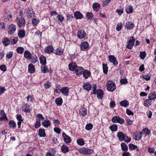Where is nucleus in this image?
I'll return each instance as SVG.
<instances>
[{"label":"nucleus","mask_w":156,"mask_h":156,"mask_svg":"<svg viewBox=\"0 0 156 156\" xmlns=\"http://www.w3.org/2000/svg\"><path fill=\"white\" fill-rule=\"evenodd\" d=\"M106 84L107 90L110 91L112 92L116 89L115 84L112 80L108 81Z\"/></svg>","instance_id":"obj_1"},{"label":"nucleus","mask_w":156,"mask_h":156,"mask_svg":"<svg viewBox=\"0 0 156 156\" xmlns=\"http://www.w3.org/2000/svg\"><path fill=\"white\" fill-rule=\"evenodd\" d=\"M16 26L14 24H11L8 26V32L9 34H12L16 31Z\"/></svg>","instance_id":"obj_2"},{"label":"nucleus","mask_w":156,"mask_h":156,"mask_svg":"<svg viewBox=\"0 0 156 156\" xmlns=\"http://www.w3.org/2000/svg\"><path fill=\"white\" fill-rule=\"evenodd\" d=\"M112 121L113 123H119L121 124H123L124 122V119L117 116L113 117L112 119Z\"/></svg>","instance_id":"obj_3"},{"label":"nucleus","mask_w":156,"mask_h":156,"mask_svg":"<svg viewBox=\"0 0 156 156\" xmlns=\"http://www.w3.org/2000/svg\"><path fill=\"white\" fill-rule=\"evenodd\" d=\"M79 152L81 154H88L93 153L94 151L92 149L83 148L79 150Z\"/></svg>","instance_id":"obj_4"},{"label":"nucleus","mask_w":156,"mask_h":156,"mask_svg":"<svg viewBox=\"0 0 156 156\" xmlns=\"http://www.w3.org/2000/svg\"><path fill=\"white\" fill-rule=\"evenodd\" d=\"M135 41V39L132 36L130 37L129 40L127 43L126 48L129 49H131L134 45Z\"/></svg>","instance_id":"obj_5"},{"label":"nucleus","mask_w":156,"mask_h":156,"mask_svg":"<svg viewBox=\"0 0 156 156\" xmlns=\"http://www.w3.org/2000/svg\"><path fill=\"white\" fill-rule=\"evenodd\" d=\"M16 19V21L18 26L21 27L25 25V20L23 17H17Z\"/></svg>","instance_id":"obj_6"},{"label":"nucleus","mask_w":156,"mask_h":156,"mask_svg":"<svg viewBox=\"0 0 156 156\" xmlns=\"http://www.w3.org/2000/svg\"><path fill=\"white\" fill-rule=\"evenodd\" d=\"M86 36L85 32L83 30H78L77 33V36L80 39L84 38Z\"/></svg>","instance_id":"obj_7"},{"label":"nucleus","mask_w":156,"mask_h":156,"mask_svg":"<svg viewBox=\"0 0 156 156\" xmlns=\"http://www.w3.org/2000/svg\"><path fill=\"white\" fill-rule=\"evenodd\" d=\"M81 50L83 51H86L89 48V45L87 42L84 41L80 45Z\"/></svg>","instance_id":"obj_8"},{"label":"nucleus","mask_w":156,"mask_h":156,"mask_svg":"<svg viewBox=\"0 0 156 156\" xmlns=\"http://www.w3.org/2000/svg\"><path fill=\"white\" fill-rule=\"evenodd\" d=\"M26 10V15L28 18H31L34 16V12L32 9L29 8Z\"/></svg>","instance_id":"obj_9"},{"label":"nucleus","mask_w":156,"mask_h":156,"mask_svg":"<svg viewBox=\"0 0 156 156\" xmlns=\"http://www.w3.org/2000/svg\"><path fill=\"white\" fill-rule=\"evenodd\" d=\"M108 60L111 63H112L114 66H116L118 64L116 58L114 55H109L108 56Z\"/></svg>","instance_id":"obj_10"},{"label":"nucleus","mask_w":156,"mask_h":156,"mask_svg":"<svg viewBox=\"0 0 156 156\" xmlns=\"http://www.w3.org/2000/svg\"><path fill=\"white\" fill-rule=\"evenodd\" d=\"M60 91L64 95L66 96H67L68 95L69 89L68 87H62L61 89H60Z\"/></svg>","instance_id":"obj_11"},{"label":"nucleus","mask_w":156,"mask_h":156,"mask_svg":"<svg viewBox=\"0 0 156 156\" xmlns=\"http://www.w3.org/2000/svg\"><path fill=\"white\" fill-rule=\"evenodd\" d=\"M78 66L76 63L71 62L69 65V69L70 71H74L75 70Z\"/></svg>","instance_id":"obj_12"},{"label":"nucleus","mask_w":156,"mask_h":156,"mask_svg":"<svg viewBox=\"0 0 156 156\" xmlns=\"http://www.w3.org/2000/svg\"><path fill=\"white\" fill-rule=\"evenodd\" d=\"M62 135L65 143L69 144L71 142V139L70 137L67 135L64 132L62 133Z\"/></svg>","instance_id":"obj_13"},{"label":"nucleus","mask_w":156,"mask_h":156,"mask_svg":"<svg viewBox=\"0 0 156 156\" xmlns=\"http://www.w3.org/2000/svg\"><path fill=\"white\" fill-rule=\"evenodd\" d=\"M22 110L26 113H29L30 111V106L27 104H24L22 106Z\"/></svg>","instance_id":"obj_14"},{"label":"nucleus","mask_w":156,"mask_h":156,"mask_svg":"<svg viewBox=\"0 0 156 156\" xmlns=\"http://www.w3.org/2000/svg\"><path fill=\"white\" fill-rule=\"evenodd\" d=\"M75 70V73L76 75H80L82 74L84 71V69L81 67L78 66Z\"/></svg>","instance_id":"obj_15"},{"label":"nucleus","mask_w":156,"mask_h":156,"mask_svg":"<svg viewBox=\"0 0 156 156\" xmlns=\"http://www.w3.org/2000/svg\"><path fill=\"white\" fill-rule=\"evenodd\" d=\"M91 86L89 82H87L84 83L83 88L87 91H89L91 89Z\"/></svg>","instance_id":"obj_16"},{"label":"nucleus","mask_w":156,"mask_h":156,"mask_svg":"<svg viewBox=\"0 0 156 156\" xmlns=\"http://www.w3.org/2000/svg\"><path fill=\"white\" fill-rule=\"evenodd\" d=\"M2 41L3 45L6 46L9 45L10 43V40L5 37H4Z\"/></svg>","instance_id":"obj_17"},{"label":"nucleus","mask_w":156,"mask_h":156,"mask_svg":"<svg viewBox=\"0 0 156 156\" xmlns=\"http://www.w3.org/2000/svg\"><path fill=\"white\" fill-rule=\"evenodd\" d=\"M54 50V48L51 45H48L45 49L46 53L48 54L52 53Z\"/></svg>","instance_id":"obj_18"},{"label":"nucleus","mask_w":156,"mask_h":156,"mask_svg":"<svg viewBox=\"0 0 156 156\" xmlns=\"http://www.w3.org/2000/svg\"><path fill=\"white\" fill-rule=\"evenodd\" d=\"M135 25L133 23L130 22H128L126 23V25L125 27L127 29L131 30L134 27Z\"/></svg>","instance_id":"obj_19"},{"label":"nucleus","mask_w":156,"mask_h":156,"mask_svg":"<svg viewBox=\"0 0 156 156\" xmlns=\"http://www.w3.org/2000/svg\"><path fill=\"white\" fill-rule=\"evenodd\" d=\"M74 17L76 19H81L83 17V15L79 12L76 11L74 13Z\"/></svg>","instance_id":"obj_20"},{"label":"nucleus","mask_w":156,"mask_h":156,"mask_svg":"<svg viewBox=\"0 0 156 156\" xmlns=\"http://www.w3.org/2000/svg\"><path fill=\"white\" fill-rule=\"evenodd\" d=\"M96 94H97V98L100 99H101L103 97V91L101 90H98L97 91Z\"/></svg>","instance_id":"obj_21"},{"label":"nucleus","mask_w":156,"mask_h":156,"mask_svg":"<svg viewBox=\"0 0 156 156\" xmlns=\"http://www.w3.org/2000/svg\"><path fill=\"white\" fill-rule=\"evenodd\" d=\"M87 113V109L84 108H81L79 111V114L83 116H85Z\"/></svg>","instance_id":"obj_22"},{"label":"nucleus","mask_w":156,"mask_h":156,"mask_svg":"<svg viewBox=\"0 0 156 156\" xmlns=\"http://www.w3.org/2000/svg\"><path fill=\"white\" fill-rule=\"evenodd\" d=\"M125 135L122 132H120L117 133V136L119 140L120 141H122L123 140H124L123 138L125 137Z\"/></svg>","instance_id":"obj_23"},{"label":"nucleus","mask_w":156,"mask_h":156,"mask_svg":"<svg viewBox=\"0 0 156 156\" xmlns=\"http://www.w3.org/2000/svg\"><path fill=\"white\" fill-rule=\"evenodd\" d=\"M148 98L150 100H155L156 99V93L153 92L150 93L148 96Z\"/></svg>","instance_id":"obj_24"},{"label":"nucleus","mask_w":156,"mask_h":156,"mask_svg":"<svg viewBox=\"0 0 156 156\" xmlns=\"http://www.w3.org/2000/svg\"><path fill=\"white\" fill-rule=\"evenodd\" d=\"M32 55L28 50H25L24 53V57L27 59H30V56Z\"/></svg>","instance_id":"obj_25"},{"label":"nucleus","mask_w":156,"mask_h":156,"mask_svg":"<svg viewBox=\"0 0 156 156\" xmlns=\"http://www.w3.org/2000/svg\"><path fill=\"white\" fill-rule=\"evenodd\" d=\"M40 63L42 65H45L46 63V57L43 55H41L40 57Z\"/></svg>","instance_id":"obj_26"},{"label":"nucleus","mask_w":156,"mask_h":156,"mask_svg":"<svg viewBox=\"0 0 156 156\" xmlns=\"http://www.w3.org/2000/svg\"><path fill=\"white\" fill-rule=\"evenodd\" d=\"M120 105L122 107H127L129 105V103L126 100L122 101L119 103Z\"/></svg>","instance_id":"obj_27"},{"label":"nucleus","mask_w":156,"mask_h":156,"mask_svg":"<svg viewBox=\"0 0 156 156\" xmlns=\"http://www.w3.org/2000/svg\"><path fill=\"white\" fill-rule=\"evenodd\" d=\"M28 70L30 73H33L35 71L34 66L32 64H30L28 66Z\"/></svg>","instance_id":"obj_28"},{"label":"nucleus","mask_w":156,"mask_h":156,"mask_svg":"<svg viewBox=\"0 0 156 156\" xmlns=\"http://www.w3.org/2000/svg\"><path fill=\"white\" fill-rule=\"evenodd\" d=\"M125 10L127 13H131L133 12V8L131 5H128L125 9Z\"/></svg>","instance_id":"obj_29"},{"label":"nucleus","mask_w":156,"mask_h":156,"mask_svg":"<svg viewBox=\"0 0 156 156\" xmlns=\"http://www.w3.org/2000/svg\"><path fill=\"white\" fill-rule=\"evenodd\" d=\"M42 124L45 127L48 128L50 125L51 123L48 119H46L42 122Z\"/></svg>","instance_id":"obj_30"},{"label":"nucleus","mask_w":156,"mask_h":156,"mask_svg":"<svg viewBox=\"0 0 156 156\" xmlns=\"http://www.w3.org/2000/svg\"><path fill=\"white\" fill-rule=\"evenodd\" d=\"M41 71L44 73H47L49 72L47 66H45V65H42L41 66Z\"/></svg>","instance_id":"obj_31"},{"label":"nucleus","mask_w":156,"mask_h":156,"mask_svg":"<svg viewBox=\"0 0 156 156\" xmlns=\"http://www.w3.org/2000/svg\"><path fill=\"white\" fill-rule=\"evenodd\" d=\"M61 149L62 151L64 153H66L69 151L68 147L65 144L62 145L61 147Z\"/></svg>","instance_id":"obj_32"},{"label":"nucleus","mask_w":156,"mask_h":156,"mask_svg":"<svg viewBox=\"0 0 156 156\" xmlns=\"http://www.w3.org/2000/svg\"><path fill=\"white\" fill-rule=\"evenodd\" d=\"M83 76L85 79L89 77L90 75V71L87 70H85L83 71Z\"/></svg>","instance_id":"obj_33"},{"label":"nucleus","mask_w":156,"mask_h":156,"mask_svg":"<svg viewBox=\"0 0 156 156\" xmlns=\"http://www.w3.org/2000/svg\"><path fill=\"white\" fill-rule=\"evenodd\" d=\"M100 5L98 3H95L93 4V9L94 11H97L99 9Z\"/></svg>","instance_id":"obj_34"},{"label":"nucleus","mask_w":156,"mask_h":156,"mask_svg":"<svg viewBox=\"0 0 156 156\" xmlns=\"http://www.w3.org/2000/svg\"><path fill=\"white\" fill-rule=\"evenodd\" d=\"M55 102L57 105L61 106L62 103V100L61 98H58L55 99Z\"/></svg>","instance_id":"obj_35"},{"label":"nucleus","mask_w":156,"mask_h":156,"mask_svg":"<svg viewBox=\"0 0 156 156\" xmlns=\"http://www.w3.org/2000/svg\"><path fill=\"white\" fill-rule=\"evenodd\" d=\"M25 34L24 30H20L18 32V36L19 38H22L25 36Z\"/></svg>","instance_id":"obj_36"},{"label":"nucleus","mask_w":156,"mask_h":156,"mask_svg":"<svg viewBox=\"0 0 156 156\" xmlns=\"http://www.w3.org/2000/svg\"><path fill=\"white\" fill-rule=\"evenodd\" d=\"M30 59H29L30 60V62L33 63H35L37 61V57L36 55L32 56H30Z\"/></svg>","instance_id":"obj_37"},{"label":"nucleus","mask_w":156,"mask_h":156,"mask_svg":"<svg viewBox=\"0 0 156 156\" xmlns=\"http://www.w3.org/2000/svg\"><path fill=\"white\" fill-rule=\"evenodd\" d=\"M150 131L148 128H145L143 129L141 132H140L141 135L143 134H145L146 135H149L150 133Z\"/></svg>","instance_id":"obj_38"},{"label":"nucleus","mask_w":156,"mask_h":156,"mask_svg":"<svg viewBox=\"0 0 156 156\" xmlns=\"http://www.w3.org/2000/svg\"><path fill=\"white\" fill-rule=\"evenodd\" d=\"M55 154V151L54 150L49 151L46 154V156H54Z\"/></svg>","instance_id":"obj_39"},{"label":"nucleus","mask_w":156,"mask_h":156,"mask_svg":"<svg viewBox=\"0 0 156 156\" xmlns=\"http://www.w3.org/2000/svg\"><path fill=\"white\" fill-rule=\"evenodd\" d=\"M109 128L112 132L116 131L117 130L118 126L116 124H113L110 126Z\"/></svg>","instance_id":"obj_40"},{"label":"nucleus","mask_w":156,"mask_h":156,"mask_svg":"<svg viewBox=\"0 0 156 156\" xmlns=\"http://www.w3.org/2000/svg\"><path fill=\"white\" fill-rule=\"evenodd\" d=\"M76 141L77 144L80 146H83L85 144L84 141L82 138H79L77 139Z\"/></svg>","instance_id":"obj_41"},{"label":"nucleus","mask_w":156,"mask_h":156,"mask_svg":"<svg viewBox=\"0 0 156 156\" xmlns=\"http://www.w3.org/2000/svg\"><path fill=\"white\" fill-rule=\"evenodd\" d=\"M67 21H71L73 18V16L72 14L67 13L66 14Z\"/></svg>","instance_id":"obj_42"},{"label":"nucleus","mask_w":156,"mask_h":156,"mask_svg":"<svg viewBox=\"0 0 156 156\" xmlns=\"http://www.w3.org/2000/svg\"><path fill=\"white\" fill-rule=\"evenodd\" d=\"M121 147L123 151H126L128 150L127 146L124 143H122L121 144Z\"/></svg>","instance_id":"obj_43"},{"label":"nucleus","mask_w":156,"mask_h":156,"mask_svg":"<svg viewBox=\"0 0 156 156\" xmlns=\"http://www.w3.org/2000/svg\"><path fill=\"white\" fill-rule=\"evenodd\" d=\"M129 148L131 150L136 149L137 151H139V148L137 146L134 145L132 144H129Z\"/></svg>","instance_id":"obj_44"},{"label":"nucleus","mask_w":156,"mask_h":156,"mask_svg":"<svg viewBox=\"0 0 156 156\" xmlns=\"http://www.w3.org/2000/svg\"><path fill=\"white\" fill-rule=\"evenodd\" d=\"M63 53V50L60 48H58L55 50V53L56 55H61Z\"/></svg>","instance_id":"obj_45"},{"label":"nucleus","mask_w":156,"mask_h":156,"mask_svg":"<svg viewBox=\"0 0 156 156\" xmlns=\"http://www.w3.org/2000/svg\"><path fill=\"white\" fill-rule=\"evenodd\" d=\"M9 124L10 127L11 128H15L16 126L15 122L13 120H11L9 121Z\"/></svg>","instance_id":"obj_46"},{"label":"nucleus","mask_w":156,"mask_h":156,"mask_svg":"<svg viewBox=\"0 0 156 156\" xmlns=\"http://www.w3.org/2000/svg\"><path fill=\"white\" fill-rule=\"evenodd\" d=\"M46 136L45 130L43 129H40V137H44Z\"/></svg>","instance_id":"obj_47"},{"label":"nucleus","mask_w":156,"mask_h":156,"mask_svg":"<svg viewBox=\"0 0 156 156\" xmlns=\"http://www.w3.org/2000/svg\"><path fill=\"white\" fill-rule=\"evenodd\" d=\"M17 52L19 54H22L24 51V48L21 47H19L16 48Z\"/></svg>","instance_id":"obj_48"},{"label":"nucleus","mask_w":156,"mask_h":156,"mask_svg":"<svg viewBox=\"0 0 156 156\" xmlns=\"http://www.w3.org/2000/svg\"><path fill=\"white\" fill-rule=\"evenodd\" d=\"M57 18L58 19V21L60 22H62L64 20V17L61 14L58 15Z\"/></svg>","instance_id":"obj_49"},{"label":"nucleus","mask_w":156,"mask_h":156,"mask_svg":"<svg viewBox=\"0 0 156 156\" xmlns=\"http://www.w3.org/2000/svg\"><path fill=\"white\" fill-rule=\"evenodd\" d=\"M151 101L149 99H146L144 102V105L146 107H149L151 105Z\"/></svg>","instance_id":"obj_50"},{"label":"nucleus","mask_w":156,"mask_h":156,"mask_svg":"<svg viewBox=\"0 0 156 156\" xmlns=\"http://www.w3.org/2000/svg\"><path fill=\"white\" fill-rule=\"evenodd\" d=\"M37 118L36 119V122L34 124V126L36 128H37L39 127V114L37 115Z\"/></svg>","instance_id":"obj_51"},{"label":"nucleus","mask_w":156,"mask_h":156,"mask_svg":"<svg viewBox=\"0 0 156 156\" xmlns=\"http://www.w3.org/2000/svg\"><path fill=\"white\" fill-rule=\"evenodd\" d=\"M18 38L17 37H13L12 38L10 39V42L11 44L13 45L17 43L18 41Z\"/></svg>","instance_id":"obj_52"},{"label":"nucleus","mask_w":156,"mask_h":156,"mask_svg":"<svg viewBox=\"0 0 156 156\" xmlns=\"http://www.w3.org/2000/svg\"><path fill=\"white\" fill-rule=\"evenodd\" d=\"M103 69L104 73L105 74H107L108 71V68L107 65L103 64Z\"/></svg>","instance_id":"obj_53"},{"label":"nucleus","mask_w":156,"mask_h":156,"mask_svg":"<svg viewBox=\"0 0 156 156\" xmlns=\"http://www.w3.org/2000/svg\"><path fill=\"white\" fill-rule=\"evenodd\" d=\"M86 16L88 19H90L93 17V15L92 12H87L86 14Z\"/></svg>","instance_id":"obj_54"},{"label":"nucleus","mask_w":156,"mask_h":156,"mask_svg":"<svg viewBox=\"0 0 156 156\" xmlns=\"http://www.w3.org/2000/svg\"><path fill=\"white\" fill-rule=\"evenodd\" d=\"M51 86V83L50 82L48 81L46 82L44 85V87L46 89L49 88Z\"/></svg>","instance_id":"obj_55"},{"label":"nucleus","mask_w":156,"mask_h":156,"mask_svg":"<svg viewBox=\"0 0 156 156\" xmlns=\"http://www.w3.org/2000/svg\"><path fill=\"white\" fill-rule=\"evenodd\" d=\"M93 125L92 124H87L86 126V129L87 130H90L92 129Z\"/></svg>","instance_id":"obj_56"},{"label":"nucleus","mask_w":156,"mask_h":156,"mask_svg":"<svg viewBox=\"0 0 156 156\" xmlns=\"http://www.w3.org/2000/svg\"><path fill=\"white\" fill-rule=\"evenodd\" d=\"M12 55L13 52L12 51H9L6 53V56L8 59H9L12 57Z\"/></svg>","instance_id":"obj_57"},{"label":"nucleus","mask_w":156,"mask_h":156,"mask_svg":"<svg viewBox=\"0 0 156 156\" xmlns=\"http://www.w3.org/2000/svg\"><path fill=\"white\" fill-rule=\"evenodd\" d=\"M146 56V53L145 52H142L140 53V57L141 59H144Z\"/></svg>","instance_id":"obj_58"},{"label":"nucleus","mask_w":156,"mask_h":156,"mask_svg":"<svg viewBox=\"0 0 156 156\" xmlns=\"http://www.w3.org/2000/svg\"><path fill=\"white\" fill-rule=\"evenodd\" d=\"M123 139H125V140H123L126 142H129L131 141V138H129L127 136L125 135V137H124Z\"/></svg>","instance_id":"obj_59"},{"label":"nucleus","mask_w":156,"mask_h":156,"mask_svg":"<svg viewBox=\"0 0 156 156\" xmlns=\"http://www.w3.org/2000/svg\"><path fill=\"white\" fill-rule=\"evenodd\" d=\"M120 82L122 84H125L127 83L128 81L127 79L125 78L121 79L120 80Z\"/></svg>","instance_id":"obj_60"},{"label":"nucleus","mask_w":156,"mask_h":156,"mask_svg":"<svg viewBox=\"0 0 156 156\" xmlns=\"http://www.w3.org/2000/svg\"><path fill=\"white\" fill-rule=\"evenodd\" d=\"M39 21L37 19L34 18L32 20V23L35 25H37Z\"/></svg>","instance_id":"obj_61"},{"label":"nucleus","mask_w":156,"mask_h":156,"mask_svg":"<svg viewBox=\"0 0 156 156\" xmlns=\"http://www.w3.org/2000/svg\"><path fill=\"white\" fill-rule=\"evenodd\" d=\"M0 69L3 72H5L6 70V66L5 65H2L0 66Z\"/></svg>","instance_id":"obj_62"},{"label":"nucleus","mask_w":156,"mask_h":156,"mask_svg":"<svg viewBox=\"0 0 156 156\" xmlns=\"http://www.w3.org/2000/svg\"><path fill=\"white\" fill-rule=\"evenodd\" d=\"M122 27V24L121 23L120 24H118L117 26L116 27V29L118 31L120 30Z\"/></svg>","instance_id":"obj_63"},{"label":"nucleus","mask_w":156,"mask_h":156,"mask_svg":"<svg viewBox=\"0 0 156 156\" xmlns=\"http://www.w3.org/2000/svg\"><path fill=\"white\" fill-rule=\"evenodd\" d=\"M16 118L19 121H23V119H22V117L20 115L17 114L16 115Z\"/></svg>","instance_id":"obj_64"}]
</instances>
